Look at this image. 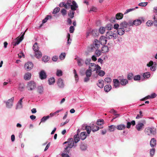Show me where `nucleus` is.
Here are the masks:
<instances>
[{
  "label": "nucleus",
  "instance_id": "27",
  "mask_svg": "<svg viewBox=\"0 0 157 157\" xmlns=\"http://www.w3.org/2000/svg\"><path fill=\"white\" fill-rule=\"evenodd\" d=\"M73 141L75 142V143H76L78 142L80 140V138L78 136V134H77L75 135L74 136V140H73Z\"/></svg>",
  "mask_w": 157,
  "mask_h": 157
},
{
  "label": "nucleus",
  "instance_id": "47",
  "mask_svg": "<svg viewBox=\"0 0 157 157\" xmlns=\"http://www.w3.org/2000/svg\"><path fill=\"white\" fill-rule=\"evenodd\" d=\"M60 9L59 7H56L54 9L52 12L53 14H56L59 12Z\"/></svg>",
  "mask_w": 157,
  "mask_h": 157
},
{
  "label": "nucleus",
  "instance_id": "24",
  "mask_svg": "<svg viewBox=\"0 0 157 157\" xmlns=\"http://www.w3.org/2000/svg\"><path fill=\"white\" fill-rule=\"evenodd\" d=\"M31 77V74L29 72H28L24 76V79L25 80H29Z\"/></svg>",
  "mask_w": 157,
  "mask_h": 157
},
{
  "label": "nucleus",
  "instance_id": "56",
  "mask_svg": "<svg viewBox=\"0 0 157 157\" xmlns=\"http://www.w3.org/2000/svg\"><path fill=\"white\" fill-rule=\"evenodd\" d=\"M23 98H21L20 100L18 101L17 103V106L18 107L19 105H20L19 107H21L22 106V100L23 99Z\"/></svg>",
  "mask_w": 157,
  "mask_h": 157
},
{
  "label": "nucleus",
  "instance_id": "58",
  "mask_svg": "<svg viewBox=\"0 0 157 157\" xmlns=\"http://www.w3.org/2000/svg\"><path fill=\"white\" fill-rule=\"evenodd\" d=\"M49 17H51L49 15H47V17H46L43 21H42V23L44 24L45 23L47 22V20L49 19Z\"/></svg>",
  "mask_w": 157,
  "mask_h": 157
},
{
  "label": "nucleus",
  "instance_id": "16",
  "mask_svg": "<svg viewBox=\"0 0 157 157\" xmlns=\"http://www.w3.org/2000/svg\"><path fill=\"white\" fill-rule=\"evenodd\" d=\"M96 68V64L94 63H91L89 65V69L91 71H95Z\"/></svg>",
  "mask_w": 157,
  "mask_h": 157
},
{
  "label": "nucleus",
  "instance_id": "14",
  "mask_svg": "<svg viewBox=\"0 0 157 157\" xmlns=\"http://www.w3.org/2000/svg\"><path fill=\"white\" fill-rule=\"evenodd\" d=\"M21 41L19 39V37H18L12 42V44L14 46H16Z\"/></svg>",
  "mask_w": 157,
  "mask_h": 157
},
{
  "label": "nucleus",
  "instance_id": "36",
  "mask_svg": "<svg viewBox=\"0 0 157 157\" xmlns=\"http://www.w3.org/2000/svg\"><path fill=\"white\" fill-rule=\"evenodd\" d=\"M116 127L114 125H111L109 126V130L110 132L113 131L115 129Z\"/></svg>",
  "mask_w": 157,
  "mask_h": 157
},
{
  "label": "nucleus",
  "instance_id": "53",
  "mask_svg": "<svg viewBox=\"0 0 157 157\" xmlns=\"http://www.w3.org/2000/svg\"><path fill=\"white\" fill-rule=\"evenodd\" d=\"M153 24V21L151 20L148 21L146 23V25L148 26H151Z\"/></svg>",
  "mask_w": 157,
  "mask_h": 157
},
{
  "label": "nucleus",
  "instance_id": "43",
  "mask_svg": "<svg viewBox=\"0 0 157 157\" xmlns=\"http://www.w3.org/2000/svg\"><path fill=\"white\" fill-rule=\"evenodd\" d=\"M98 75L100 76H103L105 74V71H103L100 70L98 72Z\"/></svg>",
  "mask_w": 157,
  "mask_h": 157
},
{
  "label": "nucleus",
  "instance_id": "15",
  "mask_svg": "<svg viewBox=\"0 0 157 157\" xmlns=\"http://www.w3.org/2000/svg\"><path fill=\"white\" fill-rule=\"evenodd\" d=\"M119 80L120 83L122 86H125L128 83V81L126 79L121 78Z\"/></svg>",
  "mask_w": 157,
  "mask_h": 157
},
{
  "label": "nucleus",
  "instance_id": "63",
  "mask_svg": "<svg viewBox=\"0 0 157 157\" xmlns=\"http://www.w3.org/2000/svg\"><path fill=\"white\" fill-rule=\"evenodd\" d=\"M95 53L97 56H99L101 54V52L100 50H96Z\"/></svg>",
  "mask_w": 157,
  "mask_h": 157
},
{
  "label": "nucleus",
  "instance_id": "5",
  "mask_svg": "<svg viewBox=\"0 0 157 157\" xmlns=\"http://www.w3.org/2000/svg\"><path fill=\"white\" fill-rule=\"evenodd\" d=\"M33 64L31 62H27L24 65L25 69L27 71H30L33 67Z\"/></svg>",
  "mask_w": 157,
  "mask_h": 157
},
{
  "label": "nucleus",
  "instance_id": "55",
  "mask_svg": "<svg viewBox=\"0 0 157 157\" xmlns=\"http://www.w3.org/2000/svg\"><path fill=\"white\" fill-rule=\"evenodd\" d=\"M42 60L44 62H47L49 60L48 56H44L42 58Z\"/></svg>",
  "mask_w": 157,
  "mask_h": 157
},
{
  "label": "nucleus",
  "instance_id": "11",
  "mask_svg": "<svg viewBox=\"0 0 157 157\" xmlns=\"http://www.w3.org/2000/svg\"><path fill=\"white\" fill-rule=\"evenodd\" d=\"M106 37L104 36H102L100 37V43L103 45H104L107 43V40Z\"/></svg>",
  "mask_w": 157,
  "mask_h": 157
},
{
  "label": "nucleus",
  "instance_id": "34",
  "mask_svg": "<svg viewBox=\"0 0 157 157\" xmlns=\"http://www.w3.org/2000/svg\"><path fill=\"white\" fill-rule=\"evenodd\" d=\"M92 71L90 70L89 69L86 71V77H90L92 75Z\"/></svg>",
  "mask_w": 157,
  "mask_h": 157
},
{
  "label": "nucleus",
  "instance_id": "26",
  "mask_svg": "<svg viewBox=\"0 0 157 157\" xmlns=\"http://www.w3.org/2000/svg\"><path fill=\"white\" fill-rule=\"evenodd\" d=\"M80 138L82 140H85L87 136L86 133L85 132H82L80 134Z\"/></svg>",
  "mask_w": 157,
  "mask_h": 157
},
{
  "label": "nucleus",
  "instance_id": "37",
  "mask_svg": "<svg viewBox=\"0 0 157 157\" xmlns=\"http://www.w3.org/2000/svg\"><path fill=\"white\" fill-rule=\"evenodd\" d=\"M50 117L49 116H44L43 117L41 120V122L39 124H40L41 122H44Z\"/></svg>",
  "mask_w": 157,
  "mask_h": 157
},
{
  "label": "nucleus",
  "instance_id": "8",
  "mask_svg": "<svg viewBox=\"0 0 157 157\" xmlns=\"http://www.w3.org/2000/svg\"><path fill=\"white\" fill-rule=\"evenodd\" d=\"M144 127V124L140 122H138L136 126V128L138 131H140L142 130Z\"/></svg>",
  "mask_w": 157,
  "mask_h": 157
},
{
  "label": "nucleus",
  "instance_id": "41",
  "mask_svg": "<svg viewBox=\"0 0 157 157\" xmlns=\"http://www.w3.org/2000/svg\"><path fill=\"white\" fill-rule=\"evenodd\" d=\"M105 28L102 27H100L99 29V33L101 34H103L105 32Z\"/></svg>",
  "mask_w": 157,
  "mask_h": 157
},
{
  "label": "nucleus",
  "instance_id": "10",
  "mask_svg": "<svg viewBox=\"0 0 157 157\" xmlns=\"http://www.w3.org/2000/svg\"><path fill=\"white\" fill-rule=\"evenodd\" d=\"M14 97H13L11 99H9L6 102V107L8 108H10L13 105V103Z\"/></svg>",
  "mask_w": 157,
  "mask_h": 157
},
{
  "label": "nucleus",
  "instance_id": "28",
  "mask_svg": "<svg viewBox=\"0 0 157 157\" xmlns=\"http://www.w3.org/2000/svg\"><path fill=\"white\" fill-rule=\"evenodd\" d=\"M109 51V48L106 46H103L101 48V51L103 53H105L108 52Z\"/></svg>",
  "mask_w": 157,
  "mask_h": 157
},
{
  "label": "nucleus",
  "instance_id": "30",
  "mask_svg": "<svg viewBox=\"0 0 157 157\" xmlns=\"http://www.w3.org/2000/svg\"><path fill=\"white\" fill-rule=\"evenodd\" d=\"M39 47L38 44L37 42H35L34 44L33 47V49L34 51H37L39 50Z\"/></svg>",
  "mask_w": 157,
  "mask_h": 157
},
{
  "label": "nucleus",
  "instance_id": "3",
  "mask_svg": "<svg viewBox=\"0 0 157 157\" xmlns=\"http://www.w3.org/2000/svg\"><path fill=\"white\" fill-rule=\"evenodd\" d=\"M36 87V84L33 81L29 82L27 86V88L29 90H32L34 89Z\"/></svg>",
  "mask_w": 157,
  "mask_h": 157
},
{
  "label": "nucleus",
  "instance_id": "20",
  "mask_svg": "<svg viewBox=\"0 0 157 157\" xmlns=\"http://www.w3.org/2000/svg\"><path fill=\"white\" fill-rule=\"evenodd\" d=\"M97 85L100 88H102L104 86V81L102 79H99L98 81V83L97 84Z\"/></svg>",
  "mask_w": 157,
  "mask_h": 157
},
{
  "label": "nucleus",
  "instance_id": "22",
  "mask_svg": "<svg viewBox=\"0 0 157 157\" xmlns=\"http://www.w3.org/2000/svg\"><path fill=\"white\" fill-rule=\"evenodd\" d=\"M150 144L151 147H153L156 145V140L155 138L151 139L150 142Z\"/></svg>",
  "mask_w": 157,
  "mask_h": 157
},
{
  "label": "nucleus",
  "instance_id": "61",
  "mask_svg": "<svg viewBox=\"0 0 157 157\" xmlns=\"http://www.w3.org/2000/svg\"><path fill=\"white\" fill-rule=\"evenodd\" d=\"M110 112L112 113H113L116 116V117H118L119 116V114L116 113V112L115 110L112 109L111 110Z\"/></svg>",
  "mask_w": 157,
  "mask_h": 157
},
{
  "label": "nucleus",
  "instance_id": "18",
  "mask_svg": "<svg viewBox=\"0 0 157 157\" xmlns=\"http://www.w3.org/2000/svg\"><path fill=\"white\" fill-rule=\"evenodd\" d=\"M57 83L59 87L62 88L63 87L64 84L62 79L61 78H59L58 79Z\"/></svg>",
  "mask_w": 157,
  "mask_h": 157
},
{
  "label": "nucleus",
  "instance_id": "49",
  "mask_svg": "<svg viewBox=\"0 0 157 157\" xmlns=\"http://www.w3.org/2000/svg\"><path fill=\"white\" fill-rule=\"evenodd\" d=\"M86 146L84 144H82L80 145V149L82 151H84L86 149Z\"/></svg>",
  "mask_w": 157,
  "mask_h": 157
},
{
  "label": "nucleus",
  "instance_id": "48",
  "mask_svg": "<svg viewBox=\"0 0 157 157\" xmlns=\"http://www.w3.org/2000/svg\"><path fill=\"white\" fill-rule=\"evenodd\" d=\"M154 21L153 22L155 26H157V17H156L155 16H154L153 17Z\"/></svg>",
  "mask_w": 157,
  "mask_h": 157
},
{
  "label": "nucleus",
  "instance_id": "62",
  "mask_svg": "<svg viewBox=\"0 0 157 157\" xmlns=\"http://www.w3.org/2000/svg\"><path fill=\"white\" fill-rule=\"evenodd\" d=\"M75 28L74 26H71L70 27L69 32L71 33H73L74 31Z\"/></svg>",
  "mask_w": 157,
  "mask_h": 157
},
{
  "label": "nucleus",
  "instance_id": "13",
  "mask_svg": "<svg viewBox=\"0 0 157 157\" xmlns=\"http://www.w3.org/2000/svg\"><path fill=\"white\" fill-rule=\"evenodd\" d=\"M72 5H70V7L71 10L75 11L76 10L78 7L76 2L75 1H73L72 2Z\"/></svg>",
  "mask_w": 157,
  "mask_h": 157
},
{
  "label": "nucleus",
  "instance_id": "12",
  "mask_svg": "<svg viewBox=\"0 0 157 157\" xmlns=\"http://www.w3.org/2000/svg\"><path fill=\"white\" fill-rule=\"evenodd\" d=\"M125 31H126V32H128L129 30H127L126 29H125L124 28L121 27L117 30V32L119 35H122L124 34Z\"/></svg>",
  "mask_w": 157,
  "mask_h": 157
},
{
  "label": "nucleus",
  "instance_id": "9",
  "mask_svg": "<svg viewBox=\"0 0 157 157\" xmlns=\"http://www.w3.org/2000/svg\"><path fill=\"white\" fill-rule=\"evenodd\" d=\"M39 77L40 79L43 80L46 79L47 77V75L45 71L42 70L39 73Z\"/></svg>",
  "mask_w": 157,
  "mask_h": 157
},
{
  "label": "nucleus",
  "instance_id": "35",
  "mask_svg": "<svg viewBox=\"0 0 157 157\" xmlns=\"http://www.w3.org/2000/svg\"><path fill=\"white\" fill-rule=\"evenodd\" d=\"M143 76L144 78H148L150 76V74L148 72L144 73L143 74Z\"/></svg>",
  "mask_w": 157,
  "mask_h": 157
},
{
  "label": "nucleus",
  "instance_id": "39",
  "mask_svg": "<svg viewBox=\"0 0 157 157\" xmlns=\"http://www.w3.org/2000/svg\"><path fill=\"white\" fill-rule=\"evenodd\" d=\"M97 31L95 30H93L92 31L91 33H88L87 36L89 35L90 34H92V35L93 36H97Z\"/></svg>",
  "mask_w": 157,
  "mask_h": 157
},
{
  "label": "nucleus",
  "instance_id": "25",
  "mask_svg": "<svg viewBox=\"0 0 157 157\" xmlns=\"http://www.w3.org/2000/svg\"><path fill=\"white\" fill-rule=\"evenodd\" d=\"M123 17V14L121 13H118L116 15V19L120 20L122 19Z\"/></svg>",
  "mask_w": 157,
  "mask_h": 157
},
{
  "label": "nucleus",
  "instance_id": "59",
  "mask_svg": "<svg viewBox=\"0 0 157 157\" xmlns=\"http://www.w3.org/2000/svg\"><path fill=\"white\" fill-rule=\"evenodd\" d=\"M147 2H141L139 4V6H140L144 7L147 5Z\"/></svg>",
  "mask_w": 157,
  "mask_h": 157
},
{
  "label": "nucleus",
  "instance_id": "40",
  "mask_svg": "<svg viewBox=\"0 0 157 157\" xmlns=\"http://www.w3.org/2000/svg\"><path fill=\"white\" fill-rule=\"evenodd\" d=\"M55 80L54 78H51L48 80L49 84L50 85H51L54 83L55 82Z\"/></svg>",
  "mask_w": 157,
  "mask_h": 157
},
{
  "label": "nucleus",
  "instance_id": "23",
  "mask_svg": "<svg viewBox=\"0 0 157 157\" xmlns=\"http://www.w3.org/2000/svg\"><path fill=\"white\" fill-rule=\"evenodd\" d=\"M117 79H113V82L114 83V86L115 88H117L119 86L120 81Z\"/></svg>",
  "mask_w": 157,
  "mask_h": 157
},
{
  "label": "nucleus",
  "instance_id": "31",
  "mask_svg": "<svg viewBox=\"0 0 157 157\" xmlns=\"http://www.w3.org/2000/svg\"><path fill=\"white\" fill-rule=\"evenodd\" d=\"M112 88V87L110 85H106L104 87L105 91L106 92L109 91Z\"/></svg>",
  "mask_w": 157,
  "mask_h": 157
},
{
  "label": "nucleus",
  "instance_id": "54",
  "mask_svg": "<svg viewBox=\"0 0 157 157\" xmlns=\"http://www.w3.org/2000/svg\"><path fill=\"white\" fill-rule=\"evenodd\" d=\"M66 56V54L65 53H61L59 56V58L61 60L63 59Z\"/></svg>",
  "mask_w": 157,
  "mask_h": 157
},
{
  "label": "nucleus",
  "instance_id": "6",
  "mask_svg": "<svg viewBox=\"0 0 157 157\" xmlns=\"http://www.w3.org/2000/svg\"><path fill=\"white\" fill-rule=\"evenodd\" d=\"M141 21L138 19L134 20L132 22L131 21L129 22L130 26H133V25L137 26L141 24Z\"/></svg>",
  "mask_w": 157,
  "mask_h": 157
},
{
  "label": "nucleus",
  "instance_id": "38",
  "mask_svg": "<svg viewBox=\"0 0 157 157\" xmlns=\"http://www.w3.org/2000/svg\"><path fill=\"white\" fill-rule=\"evenodd\" d=\"M85 129L86 130L88 134H90L91 130V127L90 126H86Z\"/></svg>",
  "mask_w": 157,
  "mask_h": 157
},
{
  "label": "nucleus",
  "instance_id": "17",
  "mask_svg": "<svg viewBox=\"0 0 157 157\" xmlns=\"http://www.w3.org/2000/svg\"><path fill=\"white\" fill-rule=\"evenodd\" d=\"M35 56L37 58H41L42 56L41 52L39 50L35 51Z\"/></svg>",
  "mask_w": 157,
  "mask_h": 157
},
{
  "label": "nucleus",
  "instance_id": "60",
  "mask_svg": "<svg viewBox=\"0 0 157 157\" xmlns=\"http://www.w3.org/2000/svg\"><path fill=\"white\" fill-rule=\"evenodd\" d=\"M155 152V149L154 148H152L150 150V154L151 156H153Z\"/></svg>",
  "mask_w": 157,
  "mask_h": 157
},
{
  "label": "nucleus",
  "instance_id": "4",
  "mask_svg": "<svg viewBox=\"0 0 157 157\" xmlns=\"http://www.w3.org/2000/svg\"><path fill=\"white\" fill-rule=\"evenodd\" d=\"M106 36L108 39H115L117 38V34L111 31H109L106 33Z\"/></svg>",
  "mask_w": 157,
  "mask_h": 157
},
{
  "label": "nucleus",
  "instance_id": "33",
  "mask_svg": "<svg viewBox=\"0 0 157 157\" xmlns=\"http://www.w3.org/2000/svg\"><path fill=\"white\" fill-rule=\"evenodd\" d=\"M43 87L42 86H39L37 87V91L40 94L43 93Z\"/></svg>",
  "mask_w": 157,
  "mask_h": 157
},
{
  "label": "nucleus",
  "instance_id": "7",
  "mask_svg": "<svg viewBox=\"0 0 157 157\" xmlns=\"http://www.w3.org/2000/svg\"><path fill=\"white\" fill-rule=\"evenodd\" d=\"M145 131L146 133L148 135H150L151 134L154 135L155 134L153 129L151 128H146Z\"/></svg>",
  "mask_w": 157,
  "mask_h": 157
},
{
  "label": "nucleus",
  "instance_id": "64",
  "mask_svg": "<svg viewBox=\"0 0 157 157\" xmlns=\"http://www.w3.org/2000/svg\"><path fill=\"white\" fill-rule=\"evenodd\" d=\"M65 8L66 9L70 8V4L69 3H67V4H65V6H64Z\"/></svg>",
  "mask_w": 157,
  "mask_h": 157
},
{
  "label": "nucleus",
  "instance_id": "2",
  "mask_svg": "<svg viewBox=\"0 0 157 157\" xmlns=\"http://www.w3.org/2000/svg\"><path fill=\"white\" fill-rule=\"evenodd\" d=\"M100 43L97 39H95L93 44L90 46V48L91 51H93L95 49H97L98 48L100 47Z\"/></svg>",
  "mask_w": 157,
  "mask_h": 157
},
{
  "label": "nucleus",
  "instance_id": "44",
  "mask_svg": "<svg viewBox=\"0 0 157 157\" xmlns=\"http://www.w3.org/2000/svg\"><path fill=\"white\" fill-rule=\"evenodd\" d=\"M75 12L72 10L70 11L69 13H68V16L71 18H73L74 17Z\"/></svg>",
  "mask_w": 157,
  "mask_h": 157
},
{
  "label": "nucleus",
  "instance_id": "32",
  "mask_svg": "<svg viewBox=\"0 0 157 157\" xmlns=\"http://www.w3.org/2000/svg\"><path fill=\"white\" fill-rule=\"evenodd\" d=\"M77 61L78 65L79 66H82L84 63V61L82 59H78Z\"/></svg>",
  "mask_w": 157,
  "mask_h": 157
},
{
  "label": "nucleus",
  "instance_id": "1",
  "mask_svg": "<svg viewBox=\"0 0 157 157\" xmlns=\"http://www.w3.org/2000/svg\"><path fill=\"white\" fill-rule=\"evenodd\" d=\"M67 144V145H65L63 152L61 155L62 157H69L68 154L69 153L71 149L74 146L73 138H71L68 139L67 141L65 142L63 144L64 145Z\"/></svg>",
  "mask_w": 157,
  "mask_h": 157
},
{
  "label": "nucleus",
  "instance_id": "42",
  "mask_svg": "<svg viewBox=\"0 0 157 157\" xmlns=\"http://www.w3.org/2000/svg\"><path fill=\"white\" fill-rule=\"evenodd\" d=\"M104 120L103 119H100L98 120L97 122V124L98 125H101L104 124Z\"/></svg>",
  "mask_w": 157,
  "mask_h": 157
},
{
  "label": "nucleus",
  "instance_id": "50",
  "mask_svg": "<svg viewBox=\"0 0 157 157\" xmlns=\"http://www.w3.org/2000/svg\"><path fill=\"white\" fill-rule=\"evenodd\" d=\"M133 77V74L132 73H129L127 76V78L128 80H131L132 79Z\"/></svg>",
  "mask_w": 157,
  "mask_h": 157
},
{
  "label": "nucleus",
  "instance_id": "52",
  "mask_svg": "<svg viewBox=\"0 0 157 157\" xmlns=\"http://www.w3.org/2000/svg\"><path fill=\"white\" fill-rule=\"evenodd\" d=\"M104 81L107 83H110L112 82V79L110 78L107 77L105 79Z\"/></svg>",
  "mask_w": 157,
  "mask_h": 157
},
{
  "label": "nucleus",
  "instance_id": "45",
  "mask_svg": "<svg viewBox=\"0 0 157 157\" xmlns=\"http://www.w3.org/2000/svg\"><path fill=\"white\" fill-rule=\"evenodd\" d=\"M105 28L108 30H111L113 28V25L110 24H108Z\"/></svg>",
  "mask_w": 157,
  "mask_h": 157
},
{
  "label": "nucleus",
  "instance_id": "21",
  "mask_svg": "<svg viewBox=\"0 0 157 157\" xmlns=\"http://www.w3.org/2000/svg\"><path fill=\"white\" fill-rule=\"evenodd\" d=\"M128 25H130V24H128L126 22L124 21L122 22L120 24V27L121 28H126L128 27Z\"/></svg>",
  "mask_w": 157,
  "mask_h": 157
},
{
  "label": "nucleus",
  "instance_id": "46",
  "mask_svg": "<svg viewBox=\"0 0 157 157\" xmlns=\"http://www.w3.org/2000/svg\"><path fill=\"white\" fill-rule=\"evenodd\" d=\"M140 114H138L136 117V119H139L141 118L143 116V115L142 114V111H140L139 112Z\"/></svg>",
  "mask_w": 157,
  "mask_h": 157
},
{
  "label": "nucleus",
  "instance_id": "51",
  "mask_svg": "<svg viewBox=\"0 0 157 157\" xmlns=\"http://www.w3.org/2000/svg\"><path fill=\"white\" fill-rule=\"evenodd\" d=\"M133 79L135 81L140 80V75H136L134 77Z\"/></svg>",
  "mask_w": 157,
  "mask_h": 157
},
{
  "label": "nucleus",
  "instance_id": "57",
  "mask_svg": "<svg viewBox=\"0 0 157 157\" xmlns=\"http://www.w3.org/2000/svg\"><path fill=\"white\" fill-rule=\"evenodd\" d=\"M62 75V72L61 70H58L56 73V75L58 76H61Z\"/></svg>",
  "mask_w": 157,
  "mask_h": 157
},
{
  "label": "nucleus",
  "instance_id": "19",
  "mask_svg": "<svg viewBox=\"0 0 157 157\" xmlns=\"http://www.w3.org/2000/svg\"><path fill=\"white\" fill-rule=\"evenodd\" d=\"M91 130L93 132H96L99 130L100 128H102V127H100V128L99 127H98L96 125H94V124H93V125L91 126Z\"/></svg>",
  "mask_w": 157,
  "mask_h": 157
},
{
  "label": "nucleus",
  "instance_id": "29",
  "mask_svg": "<svg viewBox=\"0 0 157 157\" xmlns=\"http://www.w3.org/2000/svg\"><path fill=\"white\" fill-rule=\"evenodd\" d=\"M125 128V125L123 124H121L117 125L116 127V128L118 130H123Z\"/></svg>",
  "mask_w": 157,
  "mask_h": 157
}]
</instances>
